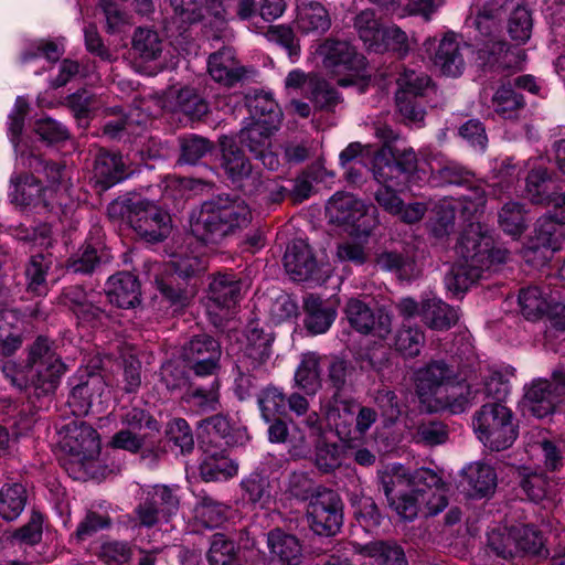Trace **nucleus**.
Instances as JSON below:
<instances>
[{
  "label": "nucleus",
  "mask_w": 565,
  "mask_h": 565,
  "mask_svg": "<svg viewBox=\"0 0 565 565\" xmlns=\"http://www.w3.org/2000/svg\"><path fill=\"white\" fill-rule=\"evenodd\" d=\"M361 553L376 565H408L404 550L395 542H373L363 546Z\"/></svg>",
  "instance_id": "obj_46"
},
{
  "label": "nucleus",
  "mask_w": 565,
  "mask_h": 565,
  "mask_svg": "<svg viewBox=\"0 0 565 565\" xmlns=\"http://www.w3.org/2000/svg\"><path fill=\"white\" fill-rule=\"evenodd\" d=\"M20 315L12 309L0 310V345L4 354H12L21 345Z\"/></svg>",
  "instance_id": "obj_45"
},
{
  "label": "nucleus",
  "mask_w": 565,
  "mask_h": 565,
  "mask_svg": "<svg viewBox=\"0 0 565 565\" xmlns=\"http://www.w3.org/2000/svg\"><path fill=\"white\" fill-rule=\"evenodd\" d=\"M391 149L382 147L373 153L370 164L374 179L380 185H388L396 189L406 188L407 179L394 160L390 159Z\"/></svg>",
  "instance_id": "obj_31"
},
{
  "label": "nucleus",
  "mask_w": 565,
  "mask_h": 565,
  "mask_svg": "<svg viewBox=\"0 0 565 565\" xmlns=\"http://www.w3.org/2000/svg\"><path fill=\"white\" fill-rule=\"evenodd\" d=\"M521 170L522 168L509 158L495 161L487 183L490 194L498 199L501 198L520 175Z\"/></svg>",
  "instance_id": "obj_43"
},
{
  "label": "nucleus",
  "mask_w": 565,
  "mask_h": 565,
  "mask_svg": "<svg viewBox=\"0 0 565 565\" xmlns=\"http://www.w3.org/2000/svg\"><path fill=\"white\" fill-rule=\"evenodd\" d=\"M425 337L419 328L403 326L395 337V349L406 358H414L419 354L424 345Z\"/></svg>",
  "instance_id": "obj_60"
},
{
  "label": "nucleus",
  "mask_w": 565,
  "mask_h": 565,
  "mask_svg": "<svg viewBox=\"0 0 565 565\" xmlns=\"http://www.w3.org/2000/svg\"><path fill=\"white\" fill-rule=\"evenodd\" d=\"M170 3L173 9L172 24L180 32L204 17L198 0H170ZM204 10L216 19H224L225 9L220 0H206Z\"/></svg>",
  "instance_id": "obj_24"
},
{
  "label": "nucleus",
  "mask_w": 565,
  "mask_h": 565,
  "mask_svg": "<svg viewBox=\"0 0 565 565\" xmlns=\"http://www.w3.org/2000/svg\"><path fill=\"white\" fill-rule=\"evenodd\" d=\"M456 254L458 259L445 276V285L454 294L466 291L481 278L484 270L504 263L509 256L507 249L494 247L492 236L483 232L478 223L470 224L461 235Z\"/></svg>",
  "instance_id": "obj_2"
},
{
  "label": "nucleus",
  "mask_w": 565,
  "mask_h": 565,
  "mask_svg": "<svg viewBox=\"0 0 565 565\" xmlns=\"http://www.w3.org/2000/svg\"><path fill=\"white\" fill-rule=\"evenodd\" d=\"M267 545L273 556L287 565H300L302 546L292 534L275 529L268 533Z\"/></svg>",
  "instance_id": "obj_32"
},
{
  "label": "nucleus",
  "mask_w": 565,
  "mask_h": 565,
  "mask_svg": "<svg viewBox=\"0 0 565 565\" xmlns=\"http://www.w3.org/2000/svg\"><path fill=\"white\" fill-rule=\"evenodd\" d=\"M26 492L22 484H4L0 489V516L7 521L15 520L24 510Z\"/></svg>",
  "instance_id": "obj_47"
},
{
  "label": "nucleus",
  "mask_w": 565,
  "mask_h": 565,
  "mask_svg": "<svg viewBox=\"0 0 565 565\" xmlns=\"http://www.w3.org/2000/svg\"><path fill=\"white\" fill-rule=\"evenodd\" d=\"M258 405L263 418L266 422H270L275 416L285 413L287 397L280 388L269 385L259 394Z\"/></svg>",
  "instance_id": "obj_58"
},
{
  "label": "nucleus",
  "mask_w": 565,
  "mask_h": 565,
  "mask_svg": "<svg viewBox=\"0 0 565 565\" xmlns=\"http://www.w3.org/2000/svg\"><path fill=\"white\" fill-rule=\"evenodd\" d=\"M523 106V97L509 86H501L492 97L493 110L503 119L515 118Z\"/></svg>",
  "instance_id": "obj_54"
},
{
  "label": "nucleus",
  "mask_w": 565,
  "mask_h": 565,
  "mask_svg": "<svg viewBox=\"0 0 565 565\" xmlns=\"http://www.w3.org/2000/svg\"><path fill=\"white\" fill-rule=\"evenodd\" d=\"M565 403V370L555 371L552 380L537 379L525 387L524 406L537 418L551 415Z\"/></svg>",
  "instance_id": "obj_14"
},
{
  "label": "nucleus",
  "mask_w": 565,
  "mask_h": 565,
  "mask_svg": "<svg viewBox=\"0 0 565 565\" xmlns=\"http://www.w3.org/2000/svg\"><path fill=\"white\" fill-rule=\"evenodd\" d=\"M498 221L502 231L513 237H519L527 227L524 206L514 201L502 205L498 212Z\"/></svg>",
  "instance_id": "obj_48"
},
{
  "label": "nucleus",
  "mask_w": 565,
  "mask_h": 565,
  "mask_svg": "<svg viewBox=\"0 0 565 565\" xmlns=\"http://www.w3.org/2000/svg\"><path fill=\"white\" fill-rule=\"evenodd\" d=\"M248 109L253 116V121H260L267 124L273 121L279 126V111L277 104L267 94L256 95L254 98L248 100Z\"/></svg>",
  "instance_id": "obj_62"
},
{
  "label": "nucleus",
  "mask_w": 565,
  "mask_h": 565,
  "mask_svg": "<svg viewBox=\"0 0 565 565\" xmlns=\"http://www.w3.org/2000/svg\"><path fill=\"white\" fill-rule=\"evenodd\" d=\"M486 189L481 185H473L467 189V193L460 194L457 199L444 200L437 207L436 218L431 223V232L436 237L448 236L454 231L456 211L465 220H470L486 204Z\"/></svg>",
  "instance_id": "obj_13"
},
{
  "label": "nucleus",
  "mask_w": 565,
  "mask_h": 565,
  "mask_svg": "<svg viewBox=\"0 0 565 565\" xmlns=\"http://www.w3.org/2000/svg\"><path fill=\"white\" fill-rule=\"evenodd\" d=\"M209 295L213 305L222 309H230L238 301L241 284L231 275L218 274L210 282Z\"/></svg>",
  "instance_id": "obj_40"
},
{
  "label": "nucleus",
  "mask_w": 565,
  "mask_h": 565,
  "mask_svg": "<svg viewBox=\"0 0 565 565\" xmlns=\"http://www.w3.org/2000/svg\"><path fill=\"white\" fill-rule=\"evenodd\" d=\"M250 221L252 212L244 200L220 195L192 212L190 228L198 241L217 245L245 228Z\"/></svg>",
  "instance_id": "obj_3"
},
{
  "label": "nucleus",
  "mask_w": 565,
  "mask_h": 565,
  "mask_svg": "<svg viewBox=\"0 0 565 565\" xmlns=\"http://www.w3.org/2000/svg\"><path fill=\"white\" fill-rule=\"evenodd\" d=\"M143 106L145 103L141 102L134 109H131L124 119L108 121L104 127L105 134L109 135L110 137H116L121 131L134 134L135 126H146L152 114L147 111Z\"/></svg>",
  "instance_id": "obj_56"
},
{
  "label": "nucleus",
  "mask_w": 565,
  "mask_h": 565,
  "mask_svg": "<svg viewBox=\"0 0 565 565\" xmlns=\"http://www.w3.org/2000/svg\"><path fill=\"white\" fill-rule=\"evenodd\" d=\"M469 46L456 34L447 33L440 40L434 57V64L447 76L457 77L465 68V52Z\"/></svg>",
  "instance_id": "obj_21"
},
{
  "label": "nucleus",
  "mask_w": 565,
  "mask_h": 565,
  "mask_svg": "<svg viewBox=\"0 0 565 565\" xmlns=\"http://www.w3.org/2000/svg\"><path fill=\"white\" fill-rule=\"evenodd\" d=\"M245 498L254 505L267 508L273 501L271 484L267 477L254 472L242 481Z\"/></svg>",
  "instance_id": "obj_49"
},
{
  "label": "nucleus",
  "mask_w": 565,
  "mask_h": 565,
  "mask_svg": "<svg viewBox=\"0 0 565 565\" xmlns=\"http://www.w3.org/2000/svg\"><path fill=\"white\" fill-rule=\"evenodd\" d=\"M60 444L71 456V467L74 478H82L92 472L94 460L100 450L96 430L81 420H73L60 430Z\"/></svg>",
  "instance_id": "obj_9"
},
{
  "label": "nucleus",
  "mask_w": 565,
  "mask_h": 565,
  "mask_svg": "<svg viewBox=\"0 0 565 565\" xmlns=\"http://www.w3.org/2000/svg\"><path fill=\"white\" fill-rule=\"evenodd\" d=\"M220 343L207 334L192 338L182 350L183 360L198 376L213 375L220 367Z\"/></svg>",
  "instance_id": "obj_20"
},
{
  "label": "nucleus",
  "mask_w": 565,
  "mask_h": 565,
  "mask_svg": "<svg viewBox=\"0 0 565 565\" xmlns=\"http://www.w3.org/2000/svg\"><path fill=\"white\" fill-rule=\"evenodd\" d=\"M565 210L548 212L537 218L534 236L522 249L523 259L533 265H543L554 252L562 248L565 241Z\"/></svg>",
  "instance_id": "obj_10"
},
{
  "label": "nucleus",
  "mask_w": 565,
  "mask_h": 565,
  "mask_svg": "<svg viewBox=\"0 0 565 565\" xmlns=\"http://www.w3.org/2000/svg\"><path fill=\"white\" fill-rule=\"evenodd\" d=\"M278 126L273 121L267 124L252 121L244 127L238 135L239 142L245 147L256 160H259L268 170H277L279 159L273 147V136Z\"/></svg>",
  "instance_id": "obj_17"
},
{
  "label": "nucleus",
  "mask_w": 565,
  "mask_h": 565,
  "mask_svg": "<svg viewBox=\"0 0 565 565\" xmlns=\"http://www.w3.org/2000/svg\"><path fill=\"white\" fill-rule=\"evenodd\" d=\"M390 507L406 521L420 511L426 515L440 513L448 504L443 479L429 468L414 471L402 465H390L380 475Z\"/></svg>",
  "instance_id": "obj_1"
},
{
  "label": "nucleus",
  "mask_w": 565,
  "mask_h": 565,
  "mask_svg": "<svg viewBox=\"0 0 565 565\" xmlns=\"http://www.w3.org/2000/svg\"><path fill=\"white\" fill-rule=\"evenodd\" d=\"M513 533L516 542H511L507 548H500L504 555H519L520 553H529L537 555L544 546V540L540 532L529 525L513 526Z\"/></svg>",
  "instance_id": "obj_44"
},
{
  "label": "nucleus",
  "mask_w": 565,
  "mask_h": 565,
  "mask_svg": "<svg viewBox=\"0 0 565 565\" xmlns=\"http://www.w3.org/2000/svg\"><path fill=\"white\" fill-rule=\"evenodd\" d=\"M344 315L349 324L362 334L385 339L392 331V316L383 309L373 311L359 298L347 301Z\"/></svg>",
  "instance_id": "obj_18"
},
{
  "label": "nucleus",
  "mask_w": 565,
  "mask_h": 565,
  "mask_svg": "<svg viewBox=\"0 0 565 565\" xmlns=\"http://www.w3.org/2000/svg\"><path fill=\"white\" fill-rule=\"evenodd\" d=\"M297 28L302 33H323L331 26L327 9L319 2H301L297 6Z\"/></svg>",
  "instance_id": "obj_34"
},
{
  "label": "nucleus",
  "mask_w": 565,
  "mask_h": 565,
  "mask_svg": "<svg viewBox=\"0 0 565 565\" xmlns=\"http://www.w3.org/2000/svg\"><path fill=\"white\" fill-rule=\"evenodd\" d=\"M226 507L212 498H202L195 505V518L206 527H216L226 519Z\"/></svg>",
  "instance_id": "obj_61"
},
{
  "label": "nucleus",
  "mask_w": 565,
  "mask_h": 565,
  "mask_svg": "<svg viewBox=\"0 0 565 565\" xmlns=\"http://www.w3.org/2000/svg\"><path fill=\"white\" fill-rule=\"evenodd\" d=\"M422 318L429 328L446 330L458 321L459 315L455 308L433 297L422 300Z\"/></svg>",
  "instance_id": "obj_36"
},
{
  "label": "nucleus",
  "mask_w": 565,
  "mask_h": 565,
  "mask_svg": "<svg viewBox=\"0 0 565 565\" xmlns=\"http://www.w3.org/2000/svg\"><path fill=\"white\" fill-rule=\"evenodd\" d=\"M284 265L290 278L296 281L309 279L317 267L310 246L302 239H295L288 245Z\"/></svg>",
  "instance_id": "obj_25"
},
{
  "label": "nucleus",
  "mask_w": 565,
  "mask_h": 565,
  "mask_svg": "<svg viewBox=\"0 0 565 565\" xmlns=\"http://www.w3.org/2000/svg\"><path fill=\"white\" fill-rule=\"evenodd\" d=\"M222 168L227 178L237 185H242L252 174V164L238 148L234 139L223 137L221 139Z\"/></svg>",
  "instance_id": "obj_30"
},
{
  "label": "nucleus",
  "mask_w": 565,
  "mask_h": 565,
  "mask_svg": "<svg viewBox=\"0 0 565 565\" xmlns=\"http://www.w3.org/2000/svg\"><path fill=\"white\" fill-rule=\"evenodd\" d=\"M520 484L527 498L532 501H541L547 494L548 482L542 473L531 471L529 468H519Z\"/></svg>",
  "instance_id": "obj_63"
},
{
  "label": "nucleus",
  "mask_w": 565,
  "mask_h": 565,
  "mask_svg": "<svg viewBox=\"0 0 565 565\" xmlns=\"http://www.w3.org/2000/svg\"><path fill=\"white\" fill-rule=\"evenodd\" d=\"M306 515L310 529L318 535H335L342 525V503L339 495L318 487L309 497Z\"/></svg>",
  "instance_id": "obj_12"
},
{
  "label": "nucleus",
  "mask_w": 565,
  "mask_h": 565,
  "mask_svg": "<svg viewBox=\"0 0 565 565\" xmlns=\"http://www.w3.org/2000/svg\"><path fill=\"white\" fill-rule=\"evenodd\" d=\"M551 173L544 167H534L525 179L524 196L535 204H550Z\"/></svg>",
  "instance_id": "obj_50"
},
{
  "label": "nucleus",
  "mask_w": 565,
  "mask_h": 565,
  "mask_svg": "<svg viewBox=\"0 0 565 565\" xmlns=\"http://www.w3.org/2000/svg\"><path fill=\"white\" fill-rule=\"evenodd\" d=\"M146 497L137 508V515L145 526H152L168 520L179 508V499L173 489L156 484L142 489Z\"/></svg>",
  "instance_id": "obj_19"
},
{
  "label": "nucleus",
  "mask_w": 565,
  "mask_h": 565,
  "mask_svg": "<svg viewBox=\"0 0 565 565\" xmlns=\"http://www.w3.org/2000/svg\"><path fill=\"white\" fill-rule=\"evenodd\" d=\"M327 213L332 223L347 226L356 235H369L374 225L369 206L351 193L337 192L328 202Z\"/></svg>",
  "instance_id": "obj_15"
},
{
  "label": "nucleus",
  "mask_w": 565,
  "mask_h": 565,
  "mask_svg": "<svg viewBox=\"0 0 565 565\" xmlns=\"http://www.w3.org/2000/svg\"><path fill=\"white\" fill-rule=\"evenodd\" d=\"M132 47L143 61H153L161 55L163 44L156 31L140 28L134 34Z\"/></svg>",
  "instance_id": "obj_57"
},
{
  "label": "nucleus",
  "mask_w": 565,
  "mask_h": 565,
  "mask_svg": "<svg viewBox=\"0 0 565 565\" xmlns=\"http://www.w3.org/2000/svg\"><path fill=\"white\" fill-rule=\"evenodd\" d=\"M462 487L470 498H483L497 487L494 469L482 462H472L462 470Z\"/></svg>",
  "instance_id": "obj_28"
},
{
  "label": "nucleus",
  "mask_w": 565,
  "mask_h": 565,
  "mask_svg": "<svg viewBox=\"0 0 565 565\" xmlns=\"http://www.w3.org/2000/svg\"><path fill=\"white\" fill-rule=\"evenodd\" d=\"M94 178L97 183L109 188L126 178L122 158L116 153L100 151L95 159Z\"/></svg>",
  "instance_id": "obj_39"
},
{
  "label": "nucleus",
  "mask_w": 565,
  "mask_h": 565,
  "mask_svg": "<svg viewBox=\"0 0 565 565\" xmlns=\"http://www.w3.org/2000/svg\"><path fill=\"white\" fill-rule=\"evenodd\" d=\"M316 54L321 58L324 68L338 77L341 86L353 84L365 66L364 57L345 41L326 40L316 49Z\"/></svg>",
  "instance_id": "obj_11"
},
{
  "label": "nucleus",
  "mask_w": 565,
  "mask_h": 565,
  "mask_svg": "<svg viewBox=\"0 0 565 565\" xmlns=\"http://www.w3.org/2000/svg\"><path fill=\"white\" fill-rule=\"evenodd\" d=\"M235 544L224 534L216 533L212 536L207 558L211 565H231L235 559Z\"/></svg>",
  "instance_id": "obj_64"
},
{
  "label": "nucleus",
  "mask_w": 565,
  "mask_h": 565,
  "mask_svg": "<svg viewBox=\"0 0 565 565\" xmlns=\"http://www.w3.org/2000/svg\"><path fill=\"white\" fill-rule=\"evenodd\" d=\"M65 305L74 311L83 322H94L102 316V310L87 300V296L79 287H72L64 294Z\"/></svg>",
  "instance_id": "obj_55"
},
{
  "label": "nucleus",
  "mask_w": 565,
  "mask_h": 565,
  "mask_svg": "<svg viewBox=\"0 0 565 565\" xmlns=\"http://www.w3.org/2000/svg\"><path fill=\"white\" fill-rule=\"evenodd\" d=\"M105 290L109 302L119 308H134L140 301L138 279L129 273H118L109 277Z\"/></svg>",
  "instance_id": "obj_27"
},
{
  "label": "nucleus",
  "mask_w": 565,
  "mask_h": 565,
  "mask_svg": "<svg viewBox=\"0 0 565 565\" xmlns=\"http://www.w3.org/2000/svg\"><path fill=\"white\" fill-rule=\"evenodd\" d=\"M127 217L135 232L147 242H160L170 234V215L148 200L134 203Z\"/></svg>",
  "instance_id": "obj_16"
},
{
  "label": "nucleus",
  "mask_w": 565,
  "mask_h": 565,
  "mask_svg": "<svg viewBox=\"0 0 565 565\" xmlns=\"http://www.w3.org/2000/svg\"><path fill=\"white\" fill-rule=\"evenodd\" d=\"M320 360L317 353H303L296 369L295 383L307 395H315L321 388Z\"/></svg>",
  "instance_id": "obj_37"
},
{
  "label": "nucleus",
  "mask_w": 565,
  "mask_h": 565,
  "mask_svg": "<svg viewBox=\"0 0 565 565\" xmlns=\"http://www.w3.org/2000/svg\"><path fill=\"white\" fill-rule=\"evenodd\" d=\"M52 260L44 255H34L25 266V280L28 290L43 295L46 292V275Z\"/></svg>",
  "instance_id": "obj_52"
},
{
  "label": "nucleus",
  "mask_w": 565,
  "mask_h": 565,
  "mask_svg": "<svg viewBox=\"0 0 565 565\" xmlns=\"http://www.w3.org/2000/svg\"><path fill=\"white\" fill-rule=\"evenodd\" d=\"M559 297V292L548 285L532 286L521 290L519 303L523 316L535 320L544 315L548 316Z\"/></svg>",
  "instance_id": "obj_23"
},
{
  "label": "nucleus",
  "mask_w": 565,
  "mask_h": 565,
  "mask_svg": "<svg viewBox=\"0 0 565 565\" xmlns=\"http://www.w3.org/2000/svg\"><path fill=\"white\" fill-rule=\"evenodd\" d=\"M303 311L305 327L315 335L326 333L337 318V308L313 295L305 298Z\"/></svg>",
  "instance_id": "obj_29"
},
{
  "label": "nucleus",
  "mask_w": 565,
  "mask_h": 565,
  "mask_svg": "<svg viewBox=\"0 0 565 565\" xmlns=\"http://www.w3.org/2000/svg\"><path fill=\"white\" fill-rule=\"evenodd\" d=\"M246 345L237 360L235 379L236 393L241 399L249 394L252 379L262 377L268 373L267 362L271 355V333L266 332L258 320H250L245 328Z\"/></svg>",
  "instance_id": "obj_7"
},
{
  "label": "nucleus",
  "mask_w": 565,
  "mask_h": 565,
  "mask_svg": "<svg viewBox=\"0 0 565 565\" xmlns=\"http://www.w3.org/2000/svg\"><path fill=\"white\" fill-rule=\"evenodd\" d=\"M105 383L100 375L89 374L85 381L73 385L70 396V405L79 414L88 413L96 397L103 395Z\"/></svg>",
  "instance_id": "obj_38"
},
{
  "label": "nucleus",
  "mask_w": 565,
  "mask_h": 565,
  "mask_svg": "<svg viewBox=\"0 0 565 565\" xmlns=\"http://www.w3.org/2000/svg\"><path fill=\"white\" fill-rule=\"evenodd\" d=\"M11 201L19 206H49L52 190L43 189L33 175H23L11 179Z\"/></svg>",
  "instance_id": "obj_26"
},
{
  "label": "nucleus",
  "mask_w": 565,
  "mask_h": 565,
  "mask_svg": "<svg viewBox=\"0 0 565 565\" xmlns=\"http://www.w3.org/2000/svg\"><path fill=\"white\" fill-rule=\"evenodd\" d=\"M268 436L271 443H285L288 441L294 448L295 456H303L308 449V437L307 434L301 430L299 426L295 428V431L289 434L287 425L276 419L268 428Z\"/></svg>",
  "instance_id": "obj_51"
},
{
  "label": "nucleus",
  "mask_w": 565,
  "mask_h": 565,
  "mask_svg": "<svg viewBox=\"0 0 565 565\" xmlns=\"http://www.w3.org/2000/svg\"><path fill=\"white\" fill-rule=\"evenodd\" d=\"M218 381H213L209 388L189 387L182 399L202 412H213L220 407Z\"/></svg>",
  "instance_id": "obj_53"
},
{
  "label": "nucleus",
  "mask_w": 565,
  "mask_h": 565,
  "mask_svg": "<svg viewBox=\"0 0 565 565\" xmlns=\"http://www.w3.org/2000/svg\"><path fill=\"white\" fill-rule=\"evenodd\" d=\"M513 369H491L486 376L483 390L472 388L471 394L463 393V397H473L477 393V398L473 399L471 405L483 401L486 397H492L497 401L503 399L510 392V377L513 376Z\"/></svg>",
  "instance_id": "obj_33"
},
{
  "label": "nucleus",
  "mask_w": 565,
  "mask_h": 565,
  "mask_svg": "<svg viewBox=\"0 0 565 565\" xmlns=\"http://www.w3.org/2000/svg\"><path fill=\"white\" fill-rule=\"evenodd\" d=\"M454 380V370L443 361H434L416 371V392L427 412L448 409L452 414H460L471 406L477 393L471 398L463 397L465 392L471 394L470 385Z\"/></svg>",
  "instance_id": "obj_4"
},
{
  "label": "nucleus",
  "mask_w": 565,
  "mask_h": 565,
  "mask_svg": "<svg viewBox=\"0 0 565 565\" xmlns=\"http://www.w3.org/2000/svg\"><path fill=\"white\" fill-rule=\"evenodd\" d=\"M354 28L369 50L379 51V47L383 46L385 28L382 26L373 10L361 11L354 19Z\"/></svg>",
  "instance_id": "obj_42"
},
{
  "label": "nucleus",
  "mask_w": 565,
  "mask_h": 565,
  "mask_svg": "<svg viewBox=\"0 0 565 565\" xmlns=\"http://www.w3.org/2000/svg\"><path fill=\"white\" fill-rule=\"evenodd\" d=\"M499 9L480 12L473 20L476 63L480 67L510 68L520 62V50H512L499 32Z\"/></svg>",
  "instance_id": "obj_6"
},
{
  "label": "nucleus",
  "mask_w": 565,
  "mask_h": 565,
  "mask_svg": "<svg viewBox=\"0 0 565 565\" xmlns=\"http://www.w3.org/2000/svg\"><path fill=\"white\" fill-rule=\"evenodd\" d=\"M285 88L288 92H301L310 95L320 107H329L338 99L337 93L329 89L324 82L317 76L307 75L298 68L288 73L285 78Z\"/></svg>",
  "instance_id": "obj_22"
},
{
  "label": "nucleus",
  "mask_w": 565,
  "mask_h": 565,
  "mask_svg": "<svg viewBox=\"0 0 565 565\" xmlns=\"http://www.w3.org/2000/svg\"><path fill=\"white\" fill-rule=\"evenodd\" d=\"M171 266L180 276L189 277L205 269V262L190 247H179L172 254Z\"/></svg>",
  "instance_id": "obj_59"
},
{
  "label": "nucleus",
  "mask_w": 565,
  "mask_h": 565,
  "mask_svg": "<svg viewBox=\"0 0 565 565\" xmlns=\"http://www.w3.org/2000/svg\"><path fill=\"white\" fill-rule=\"evenodd\" d=\"M207 71L215 82L225 86H232L241 78L231 47H223L211 54L207 60Z\"/></svg>",
  "instance_id": "obj_35"
},
{
  "label": "nucleus",
  "mask_w": 565,
  "mask_h": 565,
  "mask_svg": "<svg viewBox=\"0 0 565 565\" xmlns=\"http://www.w3.org/2000/svg\"><path fill=\"white\" fill-rule=\"evenodd\" d=\"M472 428L486 447L497 451L509 448L518 436L513 414L501 403L482 405L473 414Z\"/></svg>",
  "instance_id": "obj_8"
},
{
  "label": "nucleus",
  "mask_w": 565,
  "mask_h": 565,
  "mask_svg": "<svg viewBox=\"0 0 565 565\" xmlns=\"http://www.w3.org/2000/svg\"><path fill=\"white\" fill-rule=\"evenodd\" d=\"M2 372L20 390L31 384L44 393H50L56 388L65 372V365L52 350L49 340L39 337L29 349L25 366L19 367L9 360L2 364Z\"/></svg>",
  "instance_id": "obj_5"
},
{
  "label": "nucleus",
  "mask_w": 565,
  "mask_h": 565,
  "mask_svg": "<svg viewBox=\"0 0 565 565\" xmlns=\"http://www.w3.org/2000/svg\"><path fill=\"white\" fill-rule=\"evenodd\" d=\"M200 473L207 482L227 480L237 473V465L224 454L207 450L200 463Z\"/></svg>",
  "instance_id": "obj_41"
}]
</instances>
